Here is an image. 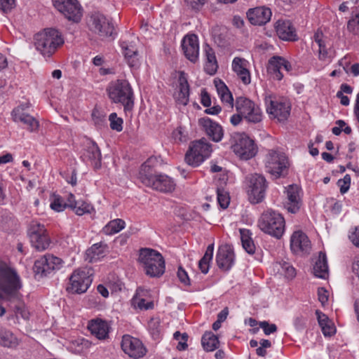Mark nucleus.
I'll list each match as a JSON object with an SVG mask.
<instances>
[{"mask_svg": "<svg viewBox=\"0 0 359 359\" xmlns=\"http://www.w3.org/2000/svg\"><path fill=\"white\" fill-rule=\"evenodd\" d=\"M83 156L85 159L90 161L95 168H100L102 156L100 150L95 142L88 141Z\"/></svg>", "mask_w": 359, "mask_h": 359, "instance_id": "27", "label": "nucleus"}, {"mask_svg": "<svg viewBox=\"0 0 359 359\" xmlns=\"http://www.w3.org/2000/svg\"><path fill=\"white\" fill-rule=\"evenodd\" d=\"M258 226L264 233L280 238L285 231V219L280 214L267 210L262 215Z\"/></svg>", "mask_w": 359, "mask_h": 359, "instance_id": "6", "label": "nucleus"}, {"mask_svg": "<svg viewBox=\"0 0 359 359\" xmlns=\"http://www.w3.org/2000/svg\"><path fill=\"white\" fill-rule=\"evenodd\" d=\"M243 248L249 254H253L255 251V245L252 240L242 244Z\"/></svg>", "mask_w": 359, "mask_h": 359, "instance_id": "59", "label": "nucleus"}, {"mask_svg": "<svg viewBox=\"0 0 359 359\" xmlns=\"http://www.w3.org/2000/svg\"><path fill=\"white\" fill-rule=\"evenodd\" d=\"M313 273L315 276L320 278L326 279L328 277L329 271L325 253L319 252L313 265Z\"/></svg>", "mask_w": 359, "mask_h": 359, "instance_id": "33", "label": "nucleus"}, {"mask_svg": "<svg viewBox=\"0 0 359 359\" xmlns=\"http://www.w3.org/2000/svg\"><path fill=\"white\" fill-rule=\"evenodd\" d=\"M271 15V9L264 6L251 8L247 13V17L250 23L259 26L267 23Z\"/></svg>", "mask_w": 359, "mask_h": 359, "instance_id": "22", "label": "nucleus"}, {"mask_svg": "<svg viewBox=\"0 0 359 359\" xmlns=\"http://www.w3.org/2000/svg\"><path fill=\"white\" fill-rule=\"evenodd\" d=\"M267 71L274 79L281 80L283 79V74L279 57H273L269 60Z\"/></svg>", "mask_w": 359, "mask_h": 359, "instance_id": "41", "label": "nucleus"}, {"mask_svg": "<svg viewBox=\"0 0 359 359\" xmlns=\"http://www.w3.org/2000/svg\"><path fill=\"white\" fill-rule=\"evenodd\" d=\"M337 185L340 188V192L341 194L346 193L351 185V176L349 175H346L343 179L338 180Z\"/></svg>", "mask_w": 359, "mask_h": 359, "instance_id": "49", "label": "nucleus"}, {"mask_svg": "<svg viewBox=\"0 0 359 359\" xmlns=\"http://www.w3.org/2000/svg\"><path fill=\"white\" fill-rule=\"evenodd\" d=\"M248 62L241 57H235L232 62L233 70L236 73L245 85H248L251 81L250 74L247 69Z\"/></svg>", "mask_w": 359, "mask_h": 359, "instance_id": "28", "label": "nucleus"}, {"mask_svg": "<svg viewBox=\"0 0 359 359\" xmlns=\"http://www.w3.org/2000/svg\"><path fill=\"white\" fill-rule=\"evenodd\" d=\"M75 342L76 343L77 346L80 347V348L78 350L79 351H82L83 349H87L91 346V342L83 338L79 339L76 340Z\"/></svg>", "mask_w": 359, "mask_h": 359, "instance_id": "57", "label": "nucleus"}, {"mask_svg": "<svg viewBox=\"0 0 359 359\" xmlns=\"http://www.w3.org/2000/svg\"><path fill=\"white\" fill-rule=\"evenodd\" d=\"M289 163L285 154L271 150L266 156L265 168L271 175L278 178L287 174Z\"/></svg>", "mask_w": 359, "mask_h": 359, "instance_id": "8", "label": "nucleus"}, {"mask_svg": "<svg viewBox=\"0 0 359 359\" xmlns=\"http://www.w3.org/2000/svg\"><path fill=\"white\" fill-rule=\"evenodd\" d=\"M138 262L150 277H160L165 271V261L161 253L150 248L140 250Z\"/></svg>", "mask_w": 359, "mask_h": 359, "instance_id": "5", "label": "nucleus"}, {"mask_svg": "<svg viewBox=\"0 0 359 359\" xmlns=\"http://www.w3.org/2000/svg\"><path fill=\"white\" fill-rule=\"evenodd\" d=\"M240 234H241V240L242 244L248 242V241L252 240L251 238V233L248 229H240Z\"/></svg>", "mask_w": 359, "mask_h": 359, "instance_id": "58", "label": "nucleus"}, {"mask_svg": "<svg viewBox=\"0 0 359 359\" xmlns=\"http://www.w3.org/2000/svg\"><path fill=\"white\" fill-rule=\"evenodd\" d=\"M267 112L279 121L287 120L290 114V105L284 100H276L273 95L265 97Z\"/></svg>", "mask_w": 359, "mask_h": 359, "instance_id": "16", "label": "nucleus"}, {"mask_svg": "<svg viewBox=\"0 0 359 359\" xmlns=\"http://www.w3.org/2000/svg\"><path fill=\"white\" fill-rule=\"evenodd\" d=\"M88 25L102 39L111 37L114 34V27L111 19L100 13H95L90 16Z\"/></svg>", "mask_w": 359, "mask_h": 359, "instance_id": "9", "label": "nucleus"}, {"mask_svg": "<svg viewBox=\"0 0 359 359\" xmlns=\"http://www.w3.org/2000/svg\"><path fill=\"white\" fill-rule=\"evenodd\" d=\"M249 199L252 203H258L264 198L266 188V180L262 175L251 174L246 177Z\"/></svg>", "mask_w": 359, "mask_h": 359, "instance_id": "13", "label": "nucleus"}, {"mask_svg": "<svg viewBox=\"0 0 359 359\" xmlns=\"http://www.w3.org/2000/svg\"><path fill=\"white\" fill-rule=\"evenodd\" d=\"M34 41L36 49L45 57H50L64 43L61 33L52 28L36 34Z\"/></svg>", "mask_w": 359, "mask_h": 359, "instance_id": "2", "label": "nucleus"}, {"mask_svg": "<svg viewBox=\"0 0 359 359\" xmlns=\"http://www.w3.org/2000/svg\"><path fill=\"white\" fill-rule=\"evenodd\" d=\"M336 124L338 126L337 127H334L332 129L333 134L335 135H339L341 134L342 131V128L346 126V123L342 120H338L336 121Z\"/></svg>", "mask_w": 359, "mask_h": 359, "instance_id": "61", "label": "nucleus"}, {"mask_svg": "<svg viewBox=\"0 0 359 359\" xmlns=\"http://www.w3.org/2000/svg\"><path fill=\"white\" fill-rule=\"evenodd\" d=\"M109 120L110 121V127L112 130L120 132L123 129V120L117 117L116 113H112L109 115Z\"/></svg>", "mask_w": 359, "mask_h": 359, "instance_id": "46", "label": "nucleus"}, {"mask_svg": "<svg viewBox=\"0 0 359 359\" xmlns=\"http://www.w3.org/2000/svg\"><path fill=\"white\" fill-rule=\"evenodd\" d=\"M65 207H67V202L63 203L62 198L59 196H53V201L50 203V208L53 210L60 212L64 210Z\"/></svg>", "mask_w": 359, "mask_h": 359, "instance_id": "47", "label": "nucleus"}, {"mask_svg": "<svg viewBox=\"0 0 359 359\" xmlns=\"http://www.w3.org/2000/svg\"><path fill=\"white\" fill-rule=\"evenodd\" d=\"M315 41L318 45L319 59L321 60H325L329 55V48H327V41L323 39V34L316 32L314 35Z\"/></svg>", "mask_w": 359, "mask_h": 359, "instance_id": "44", "label": "nucleus"}, {"mask_svg": "<svg viewBox=\"0 0 359 359\" xmlns=\"http://www.w3.org/2000/svg\"><path fill=\"white\" fill-rule=\"evenodd\" d=\"M299 191L300 188L296 184H292L287 187L286 191L287 198L284 205L288 212L296 213L299 210L301 206Z\"/></svg>", "mask_w": 359, "mask_h": 359, "instance_id": "24", "label": "nucleus"}, {"mask_svg": "<svg viewBox=\"0 0 359 359\" xmlns=\"http://www.w3.org/2000/svg\"><path fill=\"white\" fill-rule=\"evenodd\" d=\"M327 292V290L323 288H320L318 291V299L323 305H324L328 300Z\"/></svg>", "mask_w": 359, "mask_h": 359, "instance_id": "62", "label": "nucleus"}, {"mask_svg": "<svg viewBox=\"0 0 359 359\" xmlns=\"http://www.w3.org/2000/svg\"><path fill=\"white\" fill-rule=\"evenodd\" d=\"M217 201H218L219 205L222 208H227V206L229 203V197L223 191L218 189L217 190Z\"/></svg>", "mask_w": 359, "mask_h": 359, "instance_id": "51", "label": "nucleus"}, {"mask_svg": "<svg viewBox=\"0 0 359 359\" xmlns=\"http://www.w3.org/2000/svg\"><path fill=\"white\" fill-rule=\"evenodd\" d=\"M29 235L32 245L38 251H43L48 248L50 240L43 224L36 221L32 222Z\"/></svg>", "mask_w": 359, "mask_h": 359, "instance_id": "14", "label": "nucleus"}, {"mask_svg": "<svg viewBox=\"0 0 359 359\" xmlns=\"http://www.w3.org/2000/svg\"><path fill=\"white\" fill-rule=\"evenodd\" d=\"M198 124L212 141L218 142L222 140L224 132L220 125L208 117L201 118Z\"/></svg>", "mask_w": 359, "mask_h": 359, "instance_id": "21", "label": "nucleus"}, {"mask_svg": "<svg viewBox=\"0 0 359 359\" xmlns=\"http://www.w3.org/2000/svg\"><path fill=\"white\" fill-rule=\"evenodd\" d=\"M182 46L185 57L191 62H196L199 55L198 36L194 34L185 36L182 40Z\"/></svg>", "mask_w": 359, "mask_h": 359, "instance_id": "19", "label": "nucleus"}, {"mask_svg": "<svg viewBox=\"0 0 359 359\" xmlns=\"http://www.w3.org/2000/svg\"><path fill=\"white\" fill-rule=\"evenodd\" d=\"M187 1L193 9L198 10L205 4L206 0H187Z\"/></svg>", "mask_w": 359, "mask_h": 359, "instance_id": "60", "label": "nucleus"}, {"mask_svg": "<svg viewBox=\"0 0 359 359\" xmlns=\"http://www.w3.org/2000/svg\"><path fill=\"white\" fill-rule=\"evenodd\" d=\"M233 151L243 160L252 158L257 152L254 141L245 133H235L233 136Z\"/></svg>", "mask_w": 359, "mask_h": 359, "instance_id": "12", "label": "nucleus"}, {"mask_svg": "<svg viewBox=\"0 0 359 359\" xmlns=\"http://www.w3.org/2000/svg\"><path fill=\"white\" fill-rule=\"evenodd\" d=\"M158 161L156 158H149L141 166L139 179L145 186L161 192H172L175 188V183L169 176L158 174L156 167Z\"/></svg>", "mask_w": 359, "mask_h": 359, "instance_id": "1", "label": "nucleus"}, {"mask_svg": "<svg viewBox=\"0 0 359 359\" xmlns=\"http://www.w3.org/2000/svg\"><path fill=\"white\" fill-rule=\"evenodd\" d=\"M206 62L204 69L210 75H213L218 68L216 56L213 49L208 44L205 46Z\"/></svg>", "mask_w": 359, "mask_h": 359, "instance_id": "36", "label": "nucleus"}, {"mask_svg": "<svg viewBox=\"0 0 359 359\" xmlns=\"http://www.w3.org/2000/svg\"><path fill=\"white\" fill-rule=\"evenodd\" d=\"M15 5V0H0V6L4 12L10 11Z\"/></svg>", "mask_w": 359, "mask_h": 359, "instance_id": "53", "label": "nucleus"}, {"mask_svg": "<svg viewBox=\"0 0 359 359\" xmlns=\"http://www.w3.org/2000/svg\"><path fill=\"white\" fill-rule=\"evenodd\" d=\"M347 29L355 35L359 34V13L348 20Z\"/></svg>", "mask_w": 359, "mask_h": 359, "instance_id": "48", "label": "nucleus"}, {"mask_svg": "<svg viewBox=\"0 0 359 359\" xmlns=\"http://www.w3.org/2000/svg\"><path fill=\"white\" fill-rule=\"evenodd\" d=\"M13 120L15 122H20L26 126L29 132H36L39 127V121L31 115L24 112V109L18 107L12 111Z\"/></svg>", "mask_w": 359, "mask_h": 359, "instance_id": "23", "label": "nucleus"}, {"mask_svg": "<svg viewBox=\"0 0 359 359\" xmlns=\"http://www.w3.org/2000/svg\"><path fill=\"white\" fill-rule=\"evenodd\" d=\"M107 91L110 100L114 103H121L124 110H131L134 105V94L129 82L126 79L111 81Z\"/></svg>", "mask_w": 359, "mask_h": 359, "instance_id": "4", "label": "nucleus"}, {"mask_svg": "<svg viewBox=\"0 0 359 359\" xmlns=\"http://www.w3.org/2000/svg\"><path fill=\"white\" fill-rule=\"evenodd\" d=\"M201 103L204 107H209L211 104V100L209 94L203 90L201 93Z\"/></svg>", "mask_w": 359, "mask_h": 359, "instance_id": "63", "label": "nucleus"}, {"mask_svg": "<svg viewBox=\"0 0 359 359\" xmlns=\"http://www.w3.org/2000/svg\"><path fill=\"white\" fill-rule=\"evenodd\" d=\"M189 85L184 72H181L179 77V90L176 95L177 101L183 105L189 102Z\"/></svg>", "mask_w": 359, "mask_h": 359, "instance_id": "34", "label": "nucleus"}, {"mask_svg": "<svg viewBox=\"0 0 359 359\" xmlns=\"http://www.w3.org/2000/svg\"><path fill=\"white\" fill-rule=\"evenodd\" d=\"M259 325L263 329L266 335H269L277 331L276 325L275 324H269L267 321H261L259 323Z\"/></svg>", "mask_w": 359, "mask_h": 359, "instance_id": "50", "label": "nucleus"}, {"mask_svg": "<svg viewBox=\"0 0 359 359\" xmlns=\"http://www.w3.org/2000/svg\"><path fill=\"white\" fill-rule=\"evenodd\" d=\"M188 337H189L187 333H183L182 334V338L179 340L178 344L177 346V348L179 351H184L187 348L188 345L187 344V341Z\"/></svg>", "mask_w": 359, "mask_h": 359, "instance_id": "56", "label": "nucleus"}, {"mask_svg": "<svg viewBox=\"0 0 359 359\" xmlns=\"http://www.w3.org/2000/svg\"><path fill=\"white\" fill-rule=\"evenodd\" d=\"M316 313L323 334L325 337H331L336 332L335 327L327 316L319 311H316Z\"/></svg>", "mask_w": 359, "mask_h": 359, "instance_id": "37", "label": "nucleus"}, {"mask_svg": "<svg viewBox=\"0 0 359 359\" xmlns=\"http://www.w3.org/2000/svg\"><path fill=\"white\" fill-rule=\"evenodd\" d=\"M147 291L142 288H138L136 291L135 295L132 299V305L135 308L140 309V310L151 309L154 306L152 302H146L144 297L147 295Z\"/></svg>", "mask_w": 359, "mask_h": 359, "instance_id": "35", "label": "nucleus"}, {"mask_svg": "<svg viewBox=\"0 0 359 359\" xmlns=\"http://www.w3.org/2000/svg\"><path fill=\"white\" fill-rule=\"evenodd\" d=\"M213 251L214 244L212 243L208 246L205 255L198 262V267L203 273H207L209 271L210 262L212 259Z\"/></svg>", "mask_w": 359, "mask_h": 359, "instance_id": "42", "label": "nucleus"}, {"mask_svg": "<svg viewBox=\"0 0 359 359\" xmlns=\"http://www.w3.org/2000/svg\"><path fill=\"white\" fill-rule=\"evenodd\" d=\"M21 339L11 330L0 327V346L16 348L20 344Z\"/></svg>", "mask_w": 359, "mask_h": 359, "instance_id": "29", "label": "nucleus"}, {"mask_svg": "<svg viewBox=\"0 0 359 359\" xmlns=\"http://www.w3.org/2000/svg\"><path fill=\"white\" fill-rule=\"evenodd\" d=\"M92 269L88 268L74 271L69 278V285L67 290L72 294L86 292L92 283Z\"/></svg>", "mask_w": 359, "mask_h": 359, "instance_id": "10", "label": "nucleus"}, {"mask_svg": "<svg viewBox=\"0 0 359 359\" xmlns=\"http://www.w3.org/2000/svg\"><path fill=\"white\" fill-rule=\"evenodd\" d=\"M348 238L355 246L359 248V226L355 227V229L350 233Z\"/></svg>", "mask_w": 359, "mask_h": 359, "instance_id": "54", "label": "nucleus"}, {"mask_svg": "<svg viewBox=\"0 0 359 359\" xmlns=\"http://www.w3.org/2000/svg\"><path fill=\"white\" fill-rule=\"evenodd\" d=\"M123 55L128 65L130 67H136L139 65V53L137 48L133 44H129L126 41L121 43Z\"/></svg>", "mask_w": 359, "mask_h": 359, "instance_id": "32", "label": "nucleus"}, {"mask_svg": "<svg viewBox=\"0 0 359 359\" xmlns=\"http://www.w3.org/2000/svg\"><path fill=\"white\" fill-rule=\"evenodd\" d=\"M307 319L306 318L299 316L295 318L294 325L297 331H302L305 329Z\"/></svg>", "mask_w": 359, "mask_h": 359, "instance_id": "52", "label": "nucleus"}, {"mask_svg": "<svg viewBox=\"0 0 359 359\" xmlns=\"http://www.w3.org/2000/svg\"><path fill=\"white\" fill-rule=\"evenodd\" d=\"M121 348L125 353L133 358H140L146 353V348L142 341L130 335L123 337Z\"/></svg>", "mask_w": 359, "mask_h": 359, "instance_id": "18", "label": "nucleus"}, {"mask_svg": "<svg viewBox=\"0 0 359 359\" xmlns=\"http://www.w3.org/2000/svg\"><path fill=\"white\" fill-rule=\"evenodd\" d=\"M62 264V259L48 254L35 262L34 271L37 274L46 276L53 271L59 270Z\"/></svg>", "mask_w": 359, "mask_h": 359, "instance_id": "17", "label": "nucleus"}, {"mask_svg": "<svg viewBox=\"0 0 359 359\" xmlns=\"http://www.w3.org/2000/svg\"><path fill=\"white\" fill-rule=\"evenodd\" d=\"M125 222L121 219H113L102 229V232L106 235L118 233L125 227Z\"/></svg>", "mask_w": 359, "mask_h": 359, "instance_id": "43", "label": "nucleus"}, {"mask_svg": "<svg viewBox=\"0 0 359 359\" xmlns=\"http://www.w3.org/2000/svg\"><path fill=\"white\" fill-rule=\"evenodd\" d=\"M235 107L236 111L248 122L257 123L262 119L259 107L245 97H237Z\"/></svg>", "mask_w": 359, "mask_h": 359, "instance_id": "11", "label": "nucleus"}, {"mask_svg": "<svg viewBox=\"0 0 359 359\" xmlns=\"http://www.w3.org/2000/svg\"><path fill=\"white\" fill-rule=\"evenodd\" d=\"M290 248L293 252H308L311 249V242L308 236L301 231L293 233L290 238Z\"/></svg>", "mask_w": 359, "mask_h": 359, "instance_id": "25", "label": "nucleus"}, {"mask_svg": "<svg viewBox=\"0 0 359 359\" xmlns=\"http://www.w3.org/2000/svg\"><path fill=\"white\" fill-rule=\"evenodd\" d=\"M91 334L98 339H104L108 337L109 325L107 323L101 319L92 320L88 325Z\"/></svg>", "mask_w": 359, "mask_h": 359, "instance_id": "30", "label": "nucleus"}, {"mask_svg": "<svg viewBox=\"0 0 359 359\" xmlns=\"http://www.w3.org/2000/svg\"><path fill=\"white\" fill-rule=\"evenodd\" d=\"M107 248V245L102 242L94 244L86 251L87 259H88L90 262L97 261L100 257L103 256Z\"/></svg>", "mask_w": 359, "mask_h": 359, "instance_id": "39", "label": "nucleus"}, {"mask_svg": "<svg viewBox=\"0 0 359 359\" xmlns=\"http://www.w3.org/2000/svg\"><path fill=\"white\" fill-rule=\"evenodd\" d=\"M234 261V254L231 247L229 245L220 246L216 255V262L218 267L223 271L231 269Z\"/></svg>", "mask_w": 359, "mask_h": 359, "instance_id": "20", "label": "nucleus"}, {"mask_svg": "<svg viewBox=\"0 0 359 359\" xmlns=\"http://www.w3.org/2000/svg\"><path fill=\"white\" fill-rule=\"evenodd\" d=\"M279 61L280 62L282 70L284 69L286 72H290L291 70L292 67L288 61L280 57H279Z\"/></svg>", "mask_w": 359, "mask_h": 359, "instance_id": "64", "label": "nucleus"}, {"mask_svg": "<svg viewBox=\"0 0 359 359\" xmlns=\"http://www.w3.org/2000/svg\"><path fill=\"white\" fill-rule=\"evenodd\" d=\"M215 86L222 102L226 103L230 107L233 106V96L225 83L221 80H215Z\"/></svg>", "mask_w": 359, "mask_h": 359, "instance_id": "38", "label": "nucleus"}, {"mask_svg": "<svg viewBox=\"0 0 359 359\" xmlns=\"http://www.w3.org/2000/svg\"><path fill=\"white\" fill-rule=\"evenodd\" d=\"M177 276L182 283L185 285H189V278L187 273L181 266L178 269Z\"/></svg>", "mask_w": 359, "mask_h": 359, "instance_id": "55", "label": "nucleus"}, {"mask_svg": "<svg viewBox=\"0 0 359 359\" xmlns=\"http://www.w3.org/2000/svg\"><path fill=\"white\" fill-rule=\"evenodd\" d=\"M276 31L280 39L285 41H295V29L289 20H278L275 25Z\"/></svg>", "mask_w": 359, "mask_h": 359, "instance_id": "26", "label": "nucleus"}, {"mask_svg": "<svg viewBox=\"0 0 359 359\" xmlns=\"http://www.w3.org/2000/svg\"><path fill=\"white\" fill-rule=\"evenodd\" d=\"M21 283L15 271L0 262V299L11 300L18 296Z\"/></svg>", "mask_w": 359, "mask_h": 359, "instance_id": "3", "label": "nucleus"}, {"mask_svg": "<svg viewBox=\"0 0 359 359\" xmlns=\"http://www.w3.org/2000/svg\"><path fill=\"white\" fill-rule=\"evenodd\" d=\"M202 345L207 351H213L218 348L219 340L212 332H205L201 339Z\"/></svg>", "mask_w": 359, "mask_h": 359, "instance_id": "40", "label": "nucleus"}, {"mask_svg": "<svg viewBox=\"0 0 359 359\" xmlns=\"http://www.w3.org/2000/svg\"><path fill=\"white\" fill-rule=\"evenodd\" d=\"M275 267L279 273L283 274L287 278L292 279L296 276L295 269L288 262L284 261L276 262Z\"/></svg>", "mask_w": 359, "mask_h": 359, "instance_id": "45", "label": "nucleus"}, {"mask_svg": "<svg viewBox=\"0 0 359 359\" xmlns=\"http://www.w3.org/2000/svg\"><path fill=\"white\" fill-rule=\"evenodd\" d=\"M211 152V144L203 137L191 142L184 159L189 165L197 167L210 156Z\"/></svg>", "mask_w": 359, "mask_h": 359, "instance_id": "7", "label": "nucleus"}, {"mask_svg": "<svg viewBox=\"0 0 359 359\" xmlns=\"http://www.w3.org/2000/svg\"><path fill=\"white\" fill-rule=\"evenodd\" d=\"M67 207L72 208L76 215H83L90 213L93 209V206L82 200H76L75 196L69 194L67 198Z\"/></svg>", "mask_w": 359, "mask_h": 359, "instance_id": "31", "label": "nucleus"}, {"mask_svg": "<svg viewBox=\"0 0 359 359\" xmlns=\"http://www.w3.org/2000/svg\"><path fill=\"white\" fill-rule=\"evenodd\" d=\"M55 8L68 20L79 22L82 17L81 7L77 0H53Z\"/></svg>", "mask_w": 359, "mask_h": 359, "instance_id": "15", "label": "nucleus"}]
</instances>
